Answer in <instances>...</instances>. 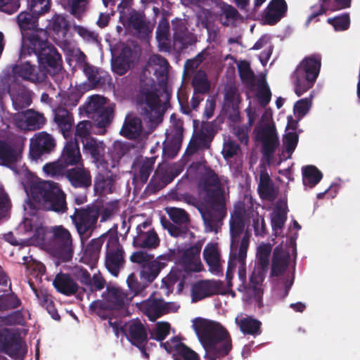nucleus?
<instances>
[{
	"label": "nucleus",
	"mask_w": 360,
	"mask_h": 360,
	"mask_svg": "<svg viewBox=\"0 0 360 360\" xmlns=\"http://www.w3.org/2000/svg\"><path fill=\"white\" fill-rule=\"evenodd\" d=\"M114 116V108L108 105L103 108L99 112L94 115H89L96 123V126L105 130V128L110 124Z\"/></svg>",
	"instance_id": "obj_46"
},
{
	"label": "nucleus",
	"mask_w": 360,
	"mask_h": 360,
	"mask_svg": "<svg viewBox=\"0 0 360 360\" xmlns=\"http://www.w3.org/2000/svg\"><path fill=\"white\" fill-rule=\"evenodd\" d=\"M236 97L237 94L235 89H230L225 92L223 108L232 121H236L239 118L238 101Z\"/></svg>",
	"instance_id": "obj_42"
},
{
	"label": "nucleus",
	"mask_w": 360,
	"mask_h": 360,
	"mask_svg": "<svg viewBox=\"0 0 360 360\" xmlns=\"http://www.w3.org/2000/svg\"><path fill=\"white\" fill-rule=\"evenodd\" d=\"M84 153L89 155L98 168L105 167L108 162L104 160L105 146L94 138L82 141Z\"/></svg>",
	"instance_id": "obj_28"
},
{
	"label": "nucleus",
	"mask_w": 360,
	"mask_h": 360,
	"mask_svg": "<svg viewBox=\"0 0 360 360\" xmlns=\"http://www.w3.org/2000/svg\"><path fill=\"white\" fill-rule=\"evenodd\" d=\"M320 3L319 8L316 11H313L308 17L307 23H310L314 18L324 14L327 11H336L349 8L352 5V0H319Z\"/></svg>",
	"instance_id": "obj_35"
},
{
	"label": "nucleus",
	"mask_w": 360,
	"mask_h": 360,
	"mask_svg": "<svg viewBox=\"0 0 360 360\" xmlns=\"http://www.w3.org/2000/svg\"><path fill=\"white\" fill-rule=\"evenodd\" d=\"M303 184L310 187L315 186L321 180V172L314 165H307L302 168Z\"/></svg>",
	"instance_id": "obj_47"
},
{
	"label": "nucleus",
	"mask_w": 360,
	"mask_h": 360,
	"mask_svg": "<svg viewBox=\"0 0 360 360\" xmlns=\"http://www.w3.org/2000/svg\"><path fill=\"white\" fill-rule=\"evenodd\" d=\"M155 159L153 158H146L140 161L137 165L136 176L141 183L146 184L154 169Z\"/></svg>",
	"instance_id": "obj_50"
},
{
	"label": "nucleus",
	"mask_w": 360,
	"mask_h": 360,
	"mask_svg": "<svg viewBox=\"0 0 360 360\" xmlns=\"http://www.w3.org/2000/svg\"><path fill=\"white\" fill-rule=\"evenodd\" d=\"M168 353L172 354L174 360H200L199 355L175 336L165 343H161Z\"/></svg>",
	"instance_id": "obj_22"
},
{
	"label": "nucleus",
	"mask_w": 360,
	"mask_h": 360,
	"mask_svg": "<svg viewBox=\"0 0 360 360\" xmlns=\"http://www.w3.org/2000/svg\"><path fill=\"white\" fill-rule=\"evenodd\" d=\"M117 226L115 225L108 231L110 233L106 244L105 266L114 276H117L125 264L124 250L120 243L117 236Z\"/></svg>",
	"instance_id": "obj_8"
},
{
	"label": "nucleus",
	"mask_w": 360,
	"mask_h": 360,
	"mask_svg": "<svg viewBox=\"0 0 360 360\" xmlns=\"http://www.w3.org/2000/svg\"><path fill=\"white\" fill-rule=\"evenodd\" d=\"M53 284L58 292L69 296L78 290V285L68 274L60 273L56 275Z\"/></svg>",
	"instance_id": "obj_38"
},
{
	"label": "nucleus",
	"mask_w": 360,
	"mask_h": 360,
	"mask_svg": "<svg viewBox=\"0 0 360 360\" xmlns=\"http://www.w3.org/2000/svg\"><path fill=\"white\" fill-rule=\"evenodd\" d=\"M54 255L62 262L71 260L73 255L72 238L70 231L62 226L53 229Z\"/></svg>",
	"instance_id": "obj_13"
},
{
	"label": "nucleus",
	"mask_w": 360,
	"mask_h": 360,
	"mask_svg": "<svg viewBox=\"0 0 360 360\" xmlns=\"http://www.w3.org/2000/svg\"><path fill=\"white\" fill-rule=\"evenodd\" d=\"M13 79L20 77L23 80L28 81L32 83H42L46 81L45 73L41 72L34 65H32L30 62L26 61L15 65L12 70Z\"/></svg>",
	"instance_id": "obj_24"
},
{
	"label": "nucleus",
	"mask_w": 360,
	"mask_h": 360,
	"mask_svg": "<svg viewBox=\"0 0 360 360\" xmlns=\"http://www.w3.org/2000/svg\"><path fill=\"white\" fill-rule=\"evenodd\" d=\"M127 340L134 346L148 343V334L143 323L139 319L129 321L122 328Z\"/></svg>",
	"instance_id": "obj_27"
},
{
	"label": "nucleus",
	"mask_w": 360,
	"mask_h": 360,
	"mask_svg": "<svg viewBox=\"0 0 360 360\" xmlns=\"http://www.w3.org/2000/svg\"><path fill=\"white\" fill-rule=\"evenodd\" d=\"M328 22L332 25L336 31H345L349 27L350 17L349 13H344L333 18H328Z\"/></svg>",
	"instance_id": "obj_61"
},
{
	"label": "nucleus",
	"mask_w": 360,
	"mask_h": 360,
	"mask_svg": "<svg viewBox=\"0 0 360 360\" xmlns=\"http://www.w3.org/2000/svg\"><path fill=\"white\" fill-rule=\"evenodd\" d=\"M22 345L20 336L8 328L0 330V352L13 359H18L22 352Z\"/></svg>",
	"instance_id": "obj_21"
},
{
	"label": "nucleus",
	"mask_w": 360,
	"mask_h": 360,
	"mask_svg": "<svg viewBox=\"0 0 360 360\" xmlns=\"http://www.w3.org/2000/svg\"><path fill=\"white\" fill-rule=\"evenodd\" d=\"M31 197L41 203L47 210L63 214L68 210L66 194L57 183L43 181L33 184L30 188Z\"/></svg>",
	"instance_id": "obj_4"
},
{
	"label": "nucleus",
	"mask_w": 360,
	"mask_h": 360,
	"mask_svg": "<svg viewBox=\"0 0 360 360\" xmlns=\"http://www.w3.org/2000/svg\"><path fill=\"white\" fill-rule=\"evenodd\" d=\"M153 292L149 297L141 302L140 309L151 321H155L162 316L172 311V303L166 302L162 298H155Z\"/></svg>",
	"instance_id": "obj_19"
},
{
	"label": "nucleus",
	"mask_w": 360,
	"mask_h": 360,
	"mask_svg": "<svg viewBox=\"0 0 360 360\" xmlns=\"http://www.w3.org/2000/svg\"><path fill=\"white\" fill-rule=\"evenodd\" d=\"M44 117L33 110H28L25 116V123L29 129L36 130L43 125Z\"/></svg>",
	"instance_id": "obj_57"
},
{
	"label": "nucleus",
	"mask_w": 360,
	"mask_h": 360,
	"mask_svg": "<svg viewBox=\"0 0 360 360\" xmlns=\"http://www.w3.org/2000/svg\"><path fill=\"white\" fill-rule=\"evenodd\" d=\"M91 127L92 123L89 120H83L79 122L75 128V141H77V143L78 140L80 139L82 142L84 139L93 138L91 136Z\"/></svg>",
	"instance_id": "obj_55"
},
{
	"label": "nucleus",
	"mask_w": 360,
	"mask_h": 360,
	"mask_svg": "<svg viewBox=\"0 0 360 360\" xmlns=\"http://www.w3.org/2000/svg\"><path fill=\"white\" fill-rule=\"evenodd\" d=\"M56 146V141L51 134L46 131L38 132L30 139V154L33 159L37 160L52 153Z\"/></svg>",
	"instance_id": "obj_18"
},
{
	"label": "nucleus",
	"mask_w": 360,
	"mask_h": 360,
	"mask_svg": "<svg viewBox=\"0 0 360 360\" xmlns=\"http://www.w3.org/2000/svg\"><path fill=\"white\" fill-rule=\"evenodd\" d=\"M172 27L174 30V37L176 40L181 41L183 44H191L193 43V41H186V36L188 34V30L184 21L178 20L176 22H172Z\"/></svg>",
	"instance_id": "obj_56"
},
{
	"label": "nucleus",
	"mask_w": 360,
	"mask_h": 360,
	"mask_svg": "<svg viewBox=\"0 0 360 360\" xmlns=\"http://www.w3.org/2000/svg\"><path fill=\"white\" fill-rule=\"evenodd\" d=\"M203 257L211 271L215 272L220 271L219 253L214 245H207L205 247L203 251Z\"/></svg>",
	"instance_id": "obj_44"
},
{
	"label": "nucleus",
	"mask_w": 360,
	"mask_h": 360,
	"mask_svg": "<svg viewBox=\"0 0 360 360\" xmlns=\"http://www.w3.org/2000/svg\"><path fill=\"white\" fill-rule=\"evenodd\" d=\"M120 20L132 35L141 40L149 38L153 32V26L147 19L144 11L133 10L120 15Z\"/></svg>",
	"instance_id": "obj_10"
},
{
	"label": "nucleus",
	"mask_w": 360,
	"mask_h": 360,
	"mask_svg": "<svg viewBox=\"0 0 360 360\" xmlns=\"http://www.w3.org/2000/svg\"><path fill=\"white\" fill-rule=\"evenodd\" d=\"M104 98L99 96H93L90 97L89 101L85 104L84 110L89 117V115H94L99 112L103 108H105Z\"/></svg>",
	"instance_id": "obj_54"
},
{
	"label": "nucleus",
	"mask_w": 360,
	"mask_h": 360,
	"mask_svg": "<svg viewBox=\"0 0 360 360\" xmlns=\"http://www.w3.org/2000/svg\"><path fill=\"white\" fill-rule=\"evenodd\" d=\"M288 207L287 201L279 200L271 214V224L275 235H279L287 221Z\"/></svg>",
	"instance_id": "obj_34"
},
{
	"label": "nucleus",
	"mask_w": 360,
	"mask_h": 360,
	"mask_svg": "<svg viewBox=\"0 0 360 360\" xmlns=\"http://www.w3.org/2000/svg\"><path fill=\"white\" fill-rule=\"evenodd\" d=\"M170 122L172 129L169 134H167V141L165 143L163 152L174 156L180 150L183 141L184 122L175 114L170 116Z\"/></svg>",
	"instance_id": "obj_17"
},
{
	"label": "nucleus",
	"mask_w": 360,
	"mask_h": 360,
	"mask_svg": "<svg viewBox=\"0 0 360 360\" xmlns=\"http://www.w3.org/2000/svg\"><path fill=\"white\" fill-rule=\"evenodd\" d=\"M214 137V130L212 125L208 123L202 125L201 129L196 139L201 148H209Z\"/></svg>",
	"instance_id": "obj_53"
},
{
	"label": "nucleus",
	"mask_w": 360,
	"mask_h": 360,
	"mask_svg": "<svg viewBox=\"0 0 360 360\" xmlns=\"http://www.w3.org/2000/svg\"><path fill=\"white\" fill-rule=\"evenodd\" d=\"M8 95L16 111L28 108L32 103V91L16 78L11 80Z\"/></svg>",
	"instance_id": "obj_15"
},
{
	"label": "nucleus",
	"mask_w": 360,
	"mask_h": 360,
	"mask_svg": "<svg viewBox=\"0 0 360 360\" xmlns=\"http://www.w3.org/2000/svg\"><path fill=\"white\" fill-rule=\"evenodd\" d=\"M257 190L260 198L263 200L272 202L277 197V191L274 187V184L265 168L260 171Z\"/></svg>",
	"instance_id": "obj_37"
},
{
	"label": "nucleus",
	"mask_w": 360,
	"mask_h": 360,
	"mask_svg": "<svg viewBox=\"0 0 360 360\" xmlns=\"http://www.w3.org/2000/svg\"><path fill=\"white\" fill-rule=\"evenodd\" d=\"M220 8V22L224 27H229L238 20L240 14L238 10L232 5L226 2L219 4Z\"/></svg>",
	"instance_id": "obj_43"
},
{
	"label": "nucleus",
	"mask_w": 360,
	"mask_h": 360,
	"mask_svg": "<svg viewBox=\"0 0 360 360\" xmlns=\"http://www.w3.org/2000/svg\"><path fill=\"white\" fill-rule=\"evenodd\" d=\"M36 56L39 63L38 68L45 73L46 79L47 75L53 76L61 70L62 56L51 44L44 49H41V51L37 53Z\"/></svg>",
	"instance_id": "obj_11"
},
{
	"label": "nucleus",
	"mask_w": 360,
	"mask_h": 360,
	"mask_svg": "<svg viewBox=\"0 0 360 360\" xmlns=\"http://www.w3.org/2000/svg\"><path fill=\"white\" fill-rule=\"evenodd\" d=\"M48 39V31L44 29L38 28L30 32H25L22 36L20 57L22 58L31 53L36 55L41 51V49H44L51 44Z\"/></svg>",
	"instance_id": "obj_12"
},
{
	"label": "nucleus",
	"mask_w": 360,
	"mask_h": 360,
	"mask_svg": "<svg viewBox=\"0 0 360 360\" xmlns=\"http://www.w3.org/2000/svg\"><path fill=\"white\" fill-rule=\"evenodd\" d=\"M39 15L33 11H22L17 15L16 22L22 36L25 34V32H30L39 28Z\"/></svg>",
	"instance_id": "obj_39"
},
{
	"label": "nucleus",
	"mask_w": 360,
	"mask_h": 360,
	"mask_svg": "<svg viewBox=\"0 0 360 360\" xmlns=\"http://www.w3.org/2000/svg\"><path fill=\"white\" fill-rule=\"evenodd\" d=\"M164 112L162 110V105L151 109L143 110V115L146 119H148L152 124H158L162 121Z\"/></svg>",
	"instance_id": "obj_63"
},
{
	"label": "nucleus",
	"mask_w": 360,
	"mask_h": 360,
	"mask_svg": "<svg viewBox=\"0 0 360 360\" xmlns=\"http://www.w3.org/2000/svg\"><path fill=\"white\" fill-rule=\"evenodd\" d=\"M164 229H167L170 236L173 237H179L185 236L188 231V227L183 225H177L167 219L161 220Z\"/></svg>",
	"instance_id": "obj_60"
},
{
	"label": "nucleus",
	"mask_w": 360,
	"mask_h": 360,
	"mask_svg": "<svg viewBox=\"0 0 360 360\" xmlns=\"http://www.w3.org/2000/svg\"><path fill=\"white\" fill-rule=\"evenodd\" d=\"M127 285L134 296L145 297L146 289L150 283L146 280H139L134 274H131L127 279Z\"/></svg>",
	"instance_id": "obj_45"
},
{
	"label": "nucleus",
	"mask_w": 360,
	"mask_h": 360,
	"mask_svg": "<svg viewBox=\"0 0 360 360\" xmlns=\"http://www.w3.org/2000/svg\"><path fill=\"white\" fill-rule=\"evenodd\" d=\"M66 167L69 165H79L82 164V158L80 153L78 143L72 140L66 142L58 158Z\"/></svg>",
	"instance_id": "obj_36"
},
{
	"label": "nucleus",
	"mask_w": 360,
	"mask_h": 360,
	"mask_svg": "<svg viewBox=\"0 0 360 360\" xmlns=\"http://www.w3.org/2000/svg\"><path fill=\"white\" fill-rule=\"evenodd\" d=\"M166 266L165 262L150 260L141 266L140 270L141 280H146L150 284L158 277L161 270Z\"/></svg>",
	"instance_id": "obj_41"
},
{
	"label": "nucleus",
	"mask_w": 360,
	"mask_h": 360,
	"mask_svg": "<svg viewBox=\"0 0 360 360\" xmlns=\"http://www.w3.org/2000/svg\"><path fill=\"white\" fill-rule=\"evenodd\" d=\"M299 141L298 134L293 132H288L283 136V141L285 148V151L289 154L288 158H291V155L295 151Z\"/></svg>",
	"instance_id": "obj_62"
},
{
	"label": "nucleus",
	"mask_w": 360,
	"mask_h": 360,
	"mask_svg": "<svg viewBox=\"0 0 360 360\" xmlns=\"http://www.w3.org/2000/svg\"><path fill=\"white\" fill-rule=\"evenodd\" d=\"M25 323L24 315L21 310H17L11 312L7 316H2L0 319V325L12 326L20 325L24 326Z\"/></svg>",
	"instance_id": "obj_58"
},
{
	"label": "nucleus",
	"mask_w": 360,
	"mask_h": 360,
	"mask_svg": "<svg viewBox=\"0 0 360 360\" xmlns=\"http://www.w3.org/2000/svg\"><path fill=\"white\" fill-rule=\"evenodd\" d=\"M54 121L65 139L72 137L74 124L72 112L65 108L58 107L54 110Z\"/></svg>",
	"instance_id": "obj_32"
},
{
	"label": "nucleus",
	"mask_w": 360,
	"mask_h": 360,
	"mask_svg": "<svg viewBox=\"0 0 360 360\" xmlns=\"http://www.w3.org/2000/svg\"><path fill=\"white\" fill-rule=\"evenodd\" d=\"M170 324L168 322L161 321L156 324L153 332L151 333V338L163 343L162 341L170 333Z\"/></svg>",
	"instance_id": "obj_59"
},
{
	"label": "nucleus",
	"mask_w": 360,
	"mask_h": 360,
	"mask_svg": "<svg viewBox=\"0 0 360 360\" xmlns=\"http://www.w3.org/2000/svg\"><path fill=\"white\" fill-rule=\"evenodd\" d=\"M245 219L241 210H235L229 220L231 249L236 252L235 269L238 268V274L242 283L246 282V257L250 245V233L245 231Z\"/></svg>",
	"instance_id": "obj_3"
},
{
	"label": "nucleus",
	"mask_w": 360,
	"mask_h": 360,
	"mask_svg": "<svg viewBox=\"0 0 360 360\" xmlns=\"http://www.w3.org/2000/svg\"><path fill=\"white\" fill-rule=\"evenodd\" d=\"M99 216V210L94 206L75 209L74 214L70 216V218L82 244H84L92 236L96 229Z\"/></svg>",
	"instance_id": "obj_7"
},
{
	"label": "nucleus",
	"mask_w": 360,
	"mask_h": 360,
	"mask_svg": "<svg viewBox=\"0 0 360 360\" xmlns=\"http://www.w3.org/2000/svg\"><path fill=\"white\" fill-rule=\"evenodd\" d=\"M150 222L145 221L136 228L132 244L139 248L155 249L160 245V240L154 229H150Z\"/></svg>",
	"instance_id": "obj_16"
},
{
	"label": "nucleus",
	"mask_w": 360,
	"mask_h": 360,
	"mask_svg": "<svg viewBox=\"0 0 360 360\" xmlns=\"http://www.w3.org/2000/svg\"><path fill=\"white\" fill-rule=\"evenodd\" d=\"M70 27V25L65 17L59 14H55L47 25V29L53 34L55 40L60 43L66 41Z\"/></svg>",
	"instance_id": "obj_33"
},
{
	"label": "nucleus",
	"mask_w": 360,
	"mask_h": 360,
	"mask_svg": "<svg viewBox=\"0 0 360 360\" xmlns=\"http://www.w3.org/2000/svg\"><path fill=\"white\" fill-rule=\"evenodd\" d=\"M191 84L194 89V94H204L209 92L210 89V84L203 71L199 70L195 74Z\"/></svg>",
	"instance_id": "obj_49"
},
{
	"label": "nucleus",
	"mask_w": 360,
	"mask_h": 360,
	"mask_svg": "<svg viewBox=\"0 0 360 360\" xmlns=\"http://www.w3.org/2000/svg\"><path fill=\"white\" fill-rule=\"evenodd\" d=\"M222 285V282L213 280H200L195 282L191 287V302H197L219 294Z\"/></svg>",
	"instance_id": "obj_23"
},
{
	"label": "nucleus",
	"mask_w": 360,
	"mask_h": 360,
	"mask_svg": "<svg viewBox=\"0 0 360 360\" xmlns=\"http://www.w3.org/2000/svg\"><path fill=\"white\" fill-rule=\"evenodd\" d=\"M288 5L285 0H271L264 11V20L266 24L276 25L287 13Z\"/></svg>",
	"instance_id": "obj_31"
},
{
	"label": "nucleus",
	"mask_w": 360,
	"mask_h": 360,
	"mask_svg": "<svg viewBox=\"0 0 360 360\" xmlns=\"http://www.w3.org/2000/svg\"><path fill=\"white\" fill-rule=\"evenodd\" d=\"M193 327L205 351V358L207 360H221L232 349L231 335L220 323L196 318Z\"/></svg>",
	"instance_id": "obj_2"
},
{
	"label": "nucleus",
	"mask_w": 360,
	"mask_h": 360,
	"mask_svg": "<svg viewBox=\"0 0 360 360\" xmlns=\"http://www.w3.org/2000/svg\"><path fill=\"white\" fill-rule=\"evenodd\" d=\"M23 144L22 137L14 134L0 139V166L17 172L18 163L22 158Z\"/></svg>",
	"instance_id": "obj_9"
},
{
	"label": "nucleus",
	"mask_w": 360,
	"mask_h": 360,
	"mask_svg": "<svg viewBox=\"0 0 360 360\" xmlns=\"http://www.w3.org/2000/svg\"><path fill=\"white\" fill-rule=\"evenodd\" d=\"M321 66V56L320 54H312L305 57L297 67L294 75L295 92L298 96H302L311 89L320 72Z\"/></svg>",
	"instance_id": "obj_6"
},
{
	"label": "nucleus",
	"mask_w": 360,
	"mask_h": 360,
	"mask_svg": "<svg viewBox=\"0 0 360 360\" xmlns=\"http://www.w3.org/2000/svg\"><path fill=\"white\" fill-rule=\"evenodd\" d=\"M127 294L120 288L108 286L102 294V299L94 301L89 306V311L102 319H109L110 325H117L111 321L115 311L126 307Z\"/></svg>",
	"instance_id": "obj_5"
},
{
	"label": "nucleus",
	"mask_w": 360,
	"mask_h": 360,
	"mask_svg": "<svg viewBox=\"0 0 360 360\" xmlns=\"http://www.w3.org/2000/svg\"><path fill=\"white\" fill-rule=\"evenodd\" d=\"M107 167L108 165H105V167H101L94 178V191L100 195L112 193L115 190L117 175Z\"/></svg>",
	"instance_id": "obj_26"
},
{
	"label": "nucleus",
	"mask_w": 360,
	"mask_h": 360,
	"mask_svg": "<svg viewBox=\"0 0 360 360\" xmlns=\"http://www.w3.org/2000/svg\"><path fill=\"white\" fill-rule=\"evenodd\" d=\"M290 261V251L284 250L281 246H276L273 251L270 276L278 277L283 275L287 270Z\"/></svg>",
	"instance_id": "obj_29"
},
{
	"label": "nucleus",
	"mask_w": 360,
	"mask_h": 360,
	"mask_svg": "<svg viewBox=\"0 0 360 360\" xmlns=\"http://www.w3.org/2000/svg\"><path fill=\"white\" fill-rule=\"evenodd\" d=\"M236 322L239 326L240 330L244 335H252L255 338L262 334V322L258 319L252 316H247L240 320L236 319Z\"/></svg>",
	"instance_id": "obj_40"
},
{
	"label": "nucleus",
	"mask_w": 360,
	"mask_h": 360,
	"mask_svg": "<svg viewBox=\"0 0 360 360\" xmlns=\"http://www.w3.org/2000/svg\"><path fill=\"white\" fill-rule=\"evenodd\" d=\"M199 187L206 197V204L198 207L203 220L205 231L217 233L227 214L224 191L218 175L210 169L201 177Z\"/></svg>",
	"instance_id": "obj_1"
},
{
	"label": "nucleus",
	"mask_w": 360,
	"mask_h": 360,
	"mask_svg": "<svg viewBox=\"0 0 360 360\" xmlns=\"http://www.w3.org/2000/svg\"><path fill=\"white\" fill-rule=\"evenodd\" d=\"M65 178L75 188L88 189L91 186V175L83 163L65 171Z\"/></svg>",
	"instance_id": "obj_25"
},
{
	"label": "nucleus",
	"mask_w": 360,
	"mask_h": 360,
	"mask_svg": "<svg viewBox=\"0 0 360 360\" xmlns=\"http://www.w3.org/2000/svg\"><path fill=\"white\" fill-rule=\"evenodd\" d=\"M141 131V122L139 119L134 118L123 125L120 133L128 139H134L139 136Z\"/></svg>",
	"instance_id": "obj_52"
},
{
	"label": "nucleus",
	"mask_w": 360,
	"mask_h": 360,
	"mask_svg": "<svg viewBox=\"0 0 360 360\" xmlns=\"http://www.w3.org/2000/svg\"><path fill=\"white\" fill-rule=\"evenodd\" d=\"M201 249L202 245L200 243H197L186 249L179 248L177 264L181 266L186 271H200Z\"/></svg>",
	"instance_id": "obj_20"
},
{
	"label": "nucleus",
	"mask_w": 360,
	"mask_h": 360,
	"mask_svg": "<svg viewBox=\"0 0 360 360\" xmlns=\"http://www.w3.org/2000/svg\"><path fill=\"white\" fill-rule=\"evenodd\" d=\"M171 221L177 224L188 227L191 219L188 212L181 208L169 207L165 209Z\"/></svg>",
	"instance_id": "obj_48"
},
{
	"label": "nucleus",
	"mask_w": 360,
	"mask_h": 360,
	"mask_svg": "<svg viewBox=\"0 0 360 360\" xmlns=\"http://www.w3.org/2000/svg\"><path fill=\"white\" fill-rule=\"evenodd\" d=\"M255 131L257 140L262 143V151L264 157L267 160H270L279 145L275 124H265L255 128Z\"/></svg>",
	"instance_id": "obj_14"
},
{
	"label": "nucleus",
	"mask_w": 360,
	"mask_h": 360,
	"mask_svg": "<svg viewBox=\"0 0 360 360\" xmlns=\"http://www.w3.org/2000/svg\"><path fill=\"white\" fill-rule=\"evenodd\" d=\"M67 167L58 159L57 161L49 162L44 165L43 171L49 176L58 179L65 177Z\"/></svg>",
	"instance_id": "obj_51"
},
{
	"label": "nucleus",
	"mask_w": 360,
	"mask_h": 360,
	"mask_svg": "<svg viewBox=\"0 0 360 360\" xmlns=\"http://www.w3.org/2000/svg\"><path fill=\"white\" fill-rule=\"evenodd\" d=\"M108 231L98 238L92 239L86 246L82 260L84 263L93 267L98 261L101 248L106 239H108Z\"/></svg>",
	"instance_id": "obj_30"
},
{
	"label": "nucleus",
	"mask_w": 360,
	"mask_h": 360,
	"mask_svg": "<svg viewBox=\"0 0 360 360\" xmlns=\"http://www.w3.org/2000/svg\"><path fill=\"white\" fill-rule=\"evenodd\" d=\"M257 97L262 107L264 108L269 103L271 98V92L266 83L259 85Z\"/></svg>",
	"instance_id": "obj_64"
}]
</instances>
